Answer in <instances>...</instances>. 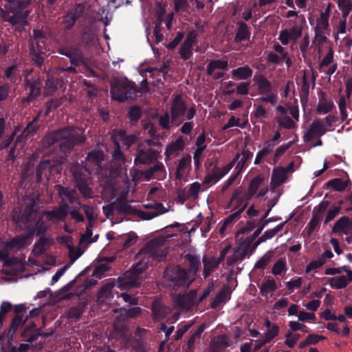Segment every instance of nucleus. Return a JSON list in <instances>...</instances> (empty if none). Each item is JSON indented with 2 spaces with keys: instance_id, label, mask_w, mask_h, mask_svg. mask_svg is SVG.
Instances as JSON below:
<instances>
[{
  "instance_id": "nucleus-1",
  "label": "nucleus",
  "mask_w": 352,
  "mask_h": 352,
  "mask_svg": "<svg viewBox=\"0 0 352 352\" xmlns=\"http://www.w3.org/2000/svg\"><path fill=\"white\" fill-rule=\"evenodd\" d=\"M186 258L190 265L188 273L179 267H170L164 272V278L170 286L188 287L194 279L193 276L200 265L199 257L192 254H188Z\"/></svg>"
},
{
  "instance_id": "nucleus-2",
  "label": "nucleus",
  "mask_w": 352,
  "mask_h": 352,
  "mask_svg": "<svg viewBox=\"0 0 352 352\" xmlns=\"http://www.w3.org/2000/svg\"><path fill=\"white\" fill-rule=\"evenodd\" d=\"M31 0H11L6 6V10L0 9V14L5 21L10 22L21 30L27 24L28 11L24 9L30 5Z\"/></svg>"
},
{
  "instance_id": "nucleus-3",
  "label": "nucleus",
  "mask_w": 352,
  "mask_h": 352,
  "mask_svg": "<svg viewBox=\"0 0 352 352\" xmlns=\"http://www.w3.org/2000/svg\"><path fill=\"white\" fill-rule=\"evenodd\" d=\"M112 138L113 139V142L116 146L113 157L114 160L119 163L120 168L117 170L118 175H120L121 174H126V169L124 167H122V165L125 163V158L120 151L118 141H122L123 144L127 146H130L133 144L136 139L137 136L135 135H126V132L123 130H119L118 131H115L112 135Z\"/></svg>"
},
{
  "instance_id": "nucleus-4",
  "label": "nucleus",
  "mask_w": 352,
  "mask_h": 352,
  "mask_svg": "<svg viewBox=\"0 0 352 352\" xmlns=\"http://www.w3.org/2000/svg\"><path fill=\"white\" fill-rule=\"evenodd\" d=\"M76 130L73 129H64L50 135L47 138L52 140L51 143H59L63 152L70 151L76 142H84V138H76Z\"/></svg>"
},
{
  "instance_id": "nucleus-5",
  "label": "nucleus",
  "mask_w": 352,
  "mask_h": 352,
  "mask_svg": "<svg viewBox=\"0 0 352 352\" xmlns=\"http://www.w3.org/2000/svg\"><path fill=\"white\" fill-rule=\"evenodd\" d=\"M289 23L291 28L281 30L278 36L279 41L284 45L290 42L295 43L298 38L302 36L305 19L304 16L300 15V16L296 18L294 21L290 20Z\"/></svg>"
},
{
  "instance_id": "nucleus-6",
  "label": "nucleus",
  "mask_w": 352,
  "mask_h": 352,
  "mask_svg": "<svg viewBox=\"0 0 352 352\" xmlns=\"http://www.w3.org/2000/svg\"><path fill=\"white\" fill-rule=\"evenodd\" d=\"M71 172L82 195L85 198L91 197V190L88 184L91 175L89 169L86 167L82 168L77 164L72 166Z\"/></svg>"
},
{
  "instance_id": "nucleus-7",
  "label": "nucleus",
  "mask_w": 352,
  "mask_h": 352,
  "mask_svg": "<svg viewBox=\"0 0 352 352\" xmlns=\"http://www.w3.org/2000/svg\"><path fill=\"white\" fill-rule=\"evenodd\" d=\"M167 247L164 237L157 238L149 241L139 252L138 257L144 256L148 260L150 257L162 258L166 256Z\"/></svg>"
},
{
  "instance_id": "nucleus-8",
  "label": "nucleus",
  "mask_w": 352,
  "mask_h": 352,
  "mask_svg": "<svg viewBox=\"0 0 352 352\" xmlns=\"http://www.w3.org/2000/svg\"><path fill=\"white\" fill-rule=\"evenodd\" d=\"M45 37L39 30H34L31 41L30 55L36 63L41 65L45 58Z\"/></svg>"
},
{
  "instance_id": "nucleus-9",
  "label": "nucleus",
  "mask_w": 352,
  "mask_h": 352,
  "mask_svg": "<svg viewBox=\"0 0 352 352\" xmlns=\"http://www.w3.org/2000/svg\"><path fill=\"white\" fill-rule=\"evenodd\" d=\"M254 81L258 87V93L263 95L261 100L263 102L275 104L277 102L278 97L276 94L272 93V83L263 75L254 76Z\"/></svg>"
},
{
  "instance_id": "nucleus-10",
  "label": "nucleus",
  "mask_w": 352,
  "mask_h": 352,
  "mask_svg": "<svg viewBox=\"0 0 352 352\" xmlns=\"http://www.w3.org/2000/svg\"><path fill=\"white\" fill-rule=\"evenodd\" d=\"M329 16L320 14L316 19L315 31V41L319 45L323 44L327 41V34L329 31Z\"/></svg>"
},
{
  "instance_id": "nucleus-11",
  "label": "nucleus",
  "mask_w": 352,
  "mask_h": 352,
  "mask_svg": "<svg viewBox=\"0 0 352 352\" xmlns=\"http://www.w3.org/2000/svg\"><path fill=\"white\" fill-rule=\"evenodd\" d=\"M32 237V233L25 234L15 238L6 244V249L0 250V259L5 260L8 255V251L18 250L29 244V240Z\"/></svg>"
},
{
  "instance_id": "nucleus-12",
  "label": "nucleus",
  "mask_w": 352,
  "mask_h": 352,
  "mask_svg": "<svg viewBox=\"0 0 352 352\" xmlns=\"http://www.w3.org/2000/svg\"><path fill=\"white\" fill-rule=\"evenodd\" d=\"M111 94L113 100L123 102L131 97V87L124 81H118L112 85Z\"/></svg>"
},
{
  "instance_id": "nucleus-13",
  "label": "nucleus",
  "mask_w": 352,
  "mask_h": 352,
  "mask_svg": "<svg viewBox=\"0 0 352 352\" xmlns=\"http://www.w3.org/2000/svg\"><path fill=\"white\" fill-rule=\"evenodd\" d=\"M239 154H237L235 156V158L233 161L230 162L227 165L223 167H214L212 169V170L208 173L204 179V182L206 184L209 183H216L219 180H220L224 175H226L234 166L235 164V161L239 158Z\"/></svg>"
},
{
  "instance_id": "nucleus-14",
  "label": "nucleus",
  "mask_w": 352,
  "mask_h": 352,
  "mask_svg": "<svg viewBox=\"0 0 352 352\" xmlns=\"http://www.w3.org/2000/svg\"><path fill=\"white\" fill-rule=\"evenodd\" d=\"M328 131V128L319 120H314L310 125L309 129L303 135L305 142H311L320 138Z\"/></svg>"
},
{
  "instance_id": "nucleus-15",
  "label": "nucleus",
  "mask_w": 352,
  "mask_h": 352,
  "mask_svg": "<svg viewBox=\"0 0 352 352\" xmlns=\"http://www.w3.org/2000/svg\"><path fill=\"white\" fill-rule=\"evenodd\" d=\"M186 111L185 104L180 96H175L170 109L171 122L175 126H178L182 122V116Z\"/></svg>"
},
{
  "instance_id": "nucleus-16",
  "label": "nucleus",
  "mask_w": 352,
  "mask_h": 352,
  "mask_svg": "<svg viewBox=\"0 0 352 352\" xmlns=\"http://www.w3.org/2000/svg\"><path fill=\"white\" fill-rule=\"evenodd\" d=\"M293 163H290L287 167H277L274 169L271 179V186L276 188L285 182L287 177V173L293 171Z\"/></svg>"
},
{
  "instance_id": "nucleus-17",
  "label": "nucleus",
  "mask_w": 352,
  "mask_h": 352,
  "mask_svg": "<svg viewBox=\"0 0 352 352\" xmlns=\"http://www.w3.org/2000/svg\"><path fill=\"white\" fill-rule=\"evenodd\" d=\"M142 277L134 272L127 271L118 280V287L122 289L137 287L142 282Z\"/></svg>"
},
{
  "instance_id": "nucleus-18",
  "label": "nucleus",
  "mask_w": 352,
  "mask_h": 352,
  "mask_svg": "<svg viewBox=\"0 0 352 352\" xmlns=\"http://www.w3.org/2000/svg\"><path fill=\"white\" fill-rule=\"evenodd\" d=\"M64 160L65 159L61 157L60 160H54L53 162L49 160L42 161L36 170L38 180L41 179L43 174L46 175L47 172L56 171L59 173L60 169L58 165L63 164Z\"/></svg>"
},
{
  "instance_id": "nucleus-19",
  "label": "nucleus",
  "mask_w": 352,
  "mask_h": 352,
  "mask_svg": "<svg viewBox=\"0 0 352 352\" xmlns=\"http://www.w3.org/2000/svg\"><path fill=\"white\" fill-rule=\"evenodd\" d=\"M157 153L150 148H146L144 144L139 145L138 153L135 158L136 164H148L155 160Z\"/></svg>"
},
{
  "instance_id": "nucleus-20",
  "label": "nucleus",
  "mask_w": 352,
  "mask_h": 352,
  "mask_svg": "<svg viewBox=\"0 0 352 352\" xmlns=\"http://www.w3.org/2000/svg\"><path fill=\"white\" fill-rule=\"evenodd\" d=\"M196 295L197 292L192 290L186 295L176 296L174 297L175 304L179 309L190 310L195 304Z\"/></svg>"
},
{
  "instance_id": "nucleus-21",
  "label": "nucleus",
  "mask_w": 352,
  "mask_h": 352,
  "mask_svg": "<svg viewBox=\"0 0 352 352\" xmlns=\"http://www.w3.org/2000/svg\"><path fill=\"white\" fill-rule=\"evenodd\" d=\"M69 207L66 204H62L55 209L44 212L45 219L54 221H63L68 214Z\"/></svg>"
},
{
  "instance_id": "nucleus-22",
  "label": "nucleus",
  "mask_w": 352,
  "mask_h": 352,
  "mask_svg": "<svg viewBox=\"0 0 352 352\" xmlns=\"http://www.w3.org/2000/svg\"><path fill=\"white\" fill-rule=\"evenodd\" d=\"M229 346V338L226 335H220L213 338L210 343L212 352H223Z\"/></svg>"
},
{
  "instance_id": "nucleus-23",
  "label": "nucleus",
  "mask_w": 352,
  "mask_h": 352,
  "mask_svg": "<svg viewBox=\"0 0 352 352\" xmlns=\"http://www.w3.org/2000/svg\"><path fill=\"white\" fill-rule=\"evenodd\" d=\"M170 313V308L164 306L161 301L155 300L152 305V316L155 320H161Z\"/></svg>"
},
{
  "instance_id": "nucleus-24",
  "label": "nucleus",
  "mask_w": 352,
  "mask_h": 352,
  "mask_svg": "<svg viewBox=\"0 0 352 352\" xmlns=\"http://www.w3.org/2000/svg\"><path fill=\"white\" fill-rule=\"evenodd\" d=\"M195 41V34L192 32L188 34L186 40L182 44L179 53L181 56L184 59H188L192 55V45Z\"/></svg>"
},
{
  "instance_id": "nucleus-25",
  "label": "nucleus",
  "mask_w": 352,
  "mask_h": 352,
  "mask_svg": "<svg viewBox=\"0 0 352 352\" xmlns=\"http://www.w3.org/2000/svg\"><path fill=\"white\" fill-rule=\"evenodd\" d=\"M82 6H78L74 9L72 10L67 15L64 16L63 23L65 28H72L76 19L81 15L82 13Z\"/></svg>"
},
{
  "instance_id": "nucleus-26",
  "label": "nucleus",
  "mask_w": 352,
  "mask_h": 352,
  "mask_svg": "<svg viewBox=\"0 0 352 352\" xmlns=\"http://www.w3.org/2000/svg\"><path fill=\"white\" fill-rule=\"evenodd\" d=\"M56 188L63 201H68L71 204L75 203L77 198L76 192L74 190L63 188L60 185L56 186Z\"/></svg>"
},
{
  "instance_id": "nucleus-27",
  "label": "nucleus",
  "mask_w": 352,
  "mask_h": 352,
  "mask_svg": "<svg viewBox=\"0 0 352 352\" xmlns=\"http://www.w3.org/2000/svg\"><path fill=\"white\" fill-rule=\"evenodd\" d=\"M184 143L182 138L177 139L175 142L169 144L166 149L165 154L168 157L177 156L183 150Z\"/></svg>"
},
{
  "instance_id": "nucleus-28",
  "label": "nucleus",
  "mask_w": 352,
  "mask_h": 352,
  "mask_svg": "<svg viewBox=\"0 0 352 352\" xmlns=\"http://www.w3.org/2000/svg\"><path fill=\"white\" fill-rule=\"evenodd\" d=\"M204 272L205 277L209 276L220 263V260L213 256L205 257L203 259Z\"/></svg>"
},
{
  "instance_id": "nucleus-29",
  "label": "nucleus",
  "mask_w": 352,
  "mask_h": 352,
  "mask_svg": "<svg viewBox=\"0 0 352 352\" xmlns=\"http://www.w3.org/2000/svg\"><path fill=\"white\" fill-rule=\"evenodd\" d=\"M230 295L229 289L227 287L223 288L211 302L210 307L215 309L223 305L230 298Z\"/></svg>"
},
{
  "instance_id": "nucleus-30",
  "label": "nucleus",
  "mask_w": 352,
  "mask_h": 352,
  "mask_svg": "<svg viewBox=\"0 0 352 352\" xmlns=\"http://www.w3.org/2000/svg\"><path fill=\"white\" fill-rule=\"evenodd\" d=\"M191 159L190 156L184 157L179 162L176 171L177 179H182L188 172Z\"/></svg>"
},
{
  "instance_id": "nucleus-31",
  "label": "nucleus",
  "mask_w": 352,
  "mask_h": 352,
  "mask_svg": "<svg viewBox=\"0 0 352 352\" xmlns=\"http://www.w3.org/2000/svg\"><path fill=\"white\" fill-rule=\"evenodd\" d=\"M60 239L61 240L62 242H64L67 244L69 248V256L72 262L75 261L82 254V251H81L80 249H74L72 247V243L71 241V237L69 236H62L60 238Z\"/></svg>"
},
{
  "instance_id": "nucleus-32",
  "label": "nucleus",
  "mask_w": 352,
  "mask_h": 352,
  "mask_svg": "<svg viewBox=\"0 0 352 352\" xmlns=\"http://www.w3.org/2000/svg\"><path fill=\"white\" fill-rule=\"evenodd\" d=\"M264 182L265 178L262 175H258L251 181L248 190V199H250L256 195L259 187Z\"/></svg>"
},
{
  "instance_id": "nucleus-33",
  "label": "nucleus",
  "mask_w": 352,
  "mask_h": 352,
  "mask_svg": "<svg viewBox=\"0 0 352 352\" xmlns=\"http://www.w3.org/2000/svg\"><path fill=\"white\" fill-rule=\"evenodd\" d=\"M146 208L153 209L155 211L148 212L147 219H151L153 217H155L158 215L164 214L169 211L168 209H166L162 204L160 203H153V204H148L144 205Z\"/></svg>"
},
{
  "instance_id": "nucleus-34",
  "label": "nucleus",
  "mask_w": 352,
  "mask_h": 352,
  "mask_svg": "<svg viewBox=\"0 0 352 352\" xmlns=\"http://www.w3.org/2000/svg\"><path fill=\"white\" fill-rule=\"evenodd\" d=\"M334 107L333 102L331 100H327L324 96H322L317 106V112L321 114H326L330 112Z\"/></svg>"
},
{
  "instance_id": "nucleus-35",
  "label": "nucleus",
  "mask_w": 352,
  "mask_h": 352,
  "mask_svg": "<svg viewBox=\"0 0 352 352\" xmlns=\"http://www.w3.org/2000/svg\"><path fill=\"white\" fill-rule=\"evenodd\" d=\"M111 336L117 339L122 338L125 339L128 337V331L126 327L120 322L118 318H116L114 323V330L111 333Z\"/></svg>"
},
{
  "instance_id": "nucleus-36",
  "label": "nucleus",
  "mask_w": 352,
  "mask_h": 352,
  "mask_svg": "<svg viewBox=\"0 0 352 352\" xmlns=\"http://www.w3.org/2000/svg\"><path fill=\"white\" fill-rule=\"evenodd\" d=\"M41 86V82L38 80L27 83L26 90L29 92V96L27 98L28 101H31L40 94Z\"/></svg>"
},
{
  "instance_id": "nucleus-37",
  "label": "nucleus",
  "mask_w": 352,
  "mask_h": 352,
  "mask_svg": "<svg viewBox=\"0 0 352 352\" xmlns=\"http://www.w3.org/2000/svg\"><path fill=\"white\" fill-rule=\"evenodd\" d=\"M327 283L332 288L336 289H343L348 285L347 278L344 275L330 278H329Z\"/></svg>"
},
{
  "instance_id": "nucleus-38",
  "label": "nucleus",
  "mask_w": 352,
  "mask_h": 352,
  "mask_svg": "<svg viewBox=\"0 0 352 352\" xmlns=\"http://www.w3.org/2000/svg\"><path fill=\"white\" fill-rule=\"evenodd\" d=\"M276 283L274 280L269 279L262 284L260 292L263 296H271L276 289Z\"/></svg>"
},
{
  "instance_id": "nucleus-39",
  "label": "nucleus",
  "mask_w": 352,
  "mask_h": 352,
  "mask_svg": "<svg viewBox=\"0 0 352 352\" xmlns=\"http://www.w3.org/2000/svg\"><path fill=\"white\" fill-rule=\"evenodd\" d=\"M350 227V219L349 217H343L340 218L333 227L334 232L346 233Z\"/></svg>"
},
{
  "instance_id": "nucleus-40",
  "label": "nucleus",
  "mask_w": 352,
  "mask_h": 352,
  "mask_svg": "<svg viewBox=\"0 0 352 352\" xmlns=\"http://www.w3.org/2000/svg\"><path fill=\"white\" fill-rule=\"evenodd\" d=\"M51 243L52 240L50 239L40 238L39 241L34 245L32 252L36 256L41 254Z\"/></svg>"
},
{
  "instance_id": "nucleus-41",
  "label": "nucleus",
  "mask_w": 352,
  "mask_h": 352,
  "mask_svg": "<svg viewBox=\"0 0 352 352\" xmlns=\"http://www.w3.org/2000/svg\"><path fill=\"white\" fill-rule=\"evenodd\" d=\"M232 74L234 77L245 80L252 75V70L248 66H245L234 69Z\"/></svg>"
},
{
  "instance_id": "nucleus-42",
  "label": "nucleus",
  "mask_w": 352,
  "mask_h": 352,
  "mask_svg": "<svg viewBox=\"0 0 352 352\" xmlns=\"http://www.w3.org/2000/svg\"><path fill=\"white\" fill-rule=\"evenodd\" d=\"M228 67V61L213 60L209 63L207 67V72L209 75H212V72L217 69H226Z\"/></svg>"
},
{
  "instance_id": "nucleus-43",
  "label": "nucleus",
  "mask_w": 352,
  "mask_h": 352,
  "mask_svg": "<svg viewBox=\"0 0 352 352\" xmlns=\"http://www.w3.org/2000/svg\"><path fill=\"white\" fill-rule=\"evenodd\" d=\"M46 219L45 216L44 215V213L42 214V216L39 218L38 221L36 222L34 229L33 230L32 233V236L34 234H36V235H40L45 232L47 231L48 228V226L46 223Z\"/></svg>"
},
{
  "instance_id": "nucleus-44",
  "label": "nucleus",
  "mask_w": 352,
  "mask_h": 352,
  "mask_svg": "<svg viewBox=\"0 0 352 352\" xmlns=\"http://www.w3.org/2000/svg\"><path fill=\"white\" fill-rule=\"evenodd\" d=\"M137 259L139 260L138 262L131 271L140 276L142 272L148 267V260L144 256L138 257V254L137 255Z\"/></svg>"
},
{
  "instance_id": "nucleus-45",
  "label": "nucleus",
  "mask_w": 352,
  "mask_h": 352,
  "mask_svg": "<svg viewBox=\"0 0 352 352\" xmlns=\"http://www.w3.org/2000/svg\"><path fill=\"white\" fill-rule=\"evenodd\" d=\"M350 103V98H348V96H342L340 98L338 102V108L340 111L341 118L342 120H345L347 117V111H346V105Z\"/></svg>"
},
{
  "instance_id": "nucleus-46",
  "label": "nucleus",
  "mask_w": 352,
  "mask_h": 352,
  "mask_svg": "<svg viewBox=\"0 0 352 352\" xmlns=\"http://www.w3.org/2000/svg\"><path fill=\"white\" fill-rule=\"evenodd\" d=\"M62 82L58 80H54L53 78H49L45 85V91L47 94H52L56 89L61 87Z\"/></svg>"
},
{
  "instance_id": "nucleus-47",
  "label": "nucleus",
  "mask_w": 352,
  "mask_h": 352,
  "mask_svg": "<svg viewBox=\"0 0 352 352\" xmlns=\"http://www.w3.org/2000/svg\"><path fill=\"white\" fill-rule=\"evenodd\" d=\"M103 160V154L100 151H93L88 154L86 161L87 163L93 164L98 166L100 162ZM88 164H86L87 166Z\"/></svg>"
},
{
  "instance_id": "nucleus-48",
  "label": "nucleus",
  "mask_w": 352,
  "mask_h": 352,
  "mask_svg": "<svg viewBox=\"0 0 352 352\" xmlns=\"http://www.w3.org/2000/svg\"><path fill=\"white\" fill-rule=\"evenodd\" d=\"M205 329V324H201L196 330V331L191 336L188 342V352H191L197 339H199Z\"/></svg>"
},
{
  "instance_id": "nucleus-49",
  "label": "nucleus",
  "mask_w": 352,
  "mask_h": 352,
  "mask_svg": "<svg viewBox=\"0 0 352 352\" xmlns=\"http://www.w3.org/2000/svg\"><path fill=\"white\" fill-rule=\"evenodd\" d=\"M294 331L289 329L285 335L286 340L285 341V344L289 348L294 347L300 338V335L299 333H294Z\"/></svg>"
},
{
  "instance_id": "nucleus-50",
  "label": "nucleus",
  "mask_w": 352,
  "mask_h": 352,
  "mask_svg": "<svg viewBox=\"0 0 352 352\" xmlns=\"http://www.w3.org/2000/svg\"><path fill=\"white\" fill-rule=\"evenodd\" d=\"M91 227V223H89V226L87 227L85 233L80 238V243L81 244H89L96 241L98 235H96L94 238H91L93 234Z\"/></svg>"
},
{
  "instance_id": "nucleus-51",
  "label": "nucleus",
  "mask_w": 352,
  "mask_h": 352,
  "mask_svg": "<svg viewBox=\"0 0 352 352\" xmlns=\"http://www.w3.org/2000/svg\"><path fill=\"white\" fill-rule=\"evenodd\" d=\"M338 6L342 12V16L347 17L352 10L350 0H338Z\"/></svg>"
},
{
  "instance_id": "nucleus-52",
  "label": "nucleus",
  "mask_w": 352,
  "mask_h": 352,
  "mask_svg": "<svg viewBox=\"0 0 352 352\" xmlns=\"http://www.w3.org/2000/svg\"><path fill=\"white\" fill-rule=\"evenodd\" d=\"M346 18L342 16V18L339 19L338 23H335L334 20H332L333 28L336 34H345L346 31Z\"/></svg>"
},
{
  "instance_id": "nucleus-53",
  "label": "nucleus",
  "mask_w": 352,
  "mask_h": 352,
  "mask_svg": "<svg viewBox=\"0 0 352 352\" xmlns=\"http://www.w3.org/2000/svg\"><path fill=\"white\" fill-rule=\"evenodd\" d=\"M249 36V31L247 25L244 23H240L235 39L241 41L246 39Z\"/></svg>"
},
{
  "instance_id": "nucleus-54",
  "label": "nucleus",
  "mask_w": 352,
  "mask_h": 352,
  "mask_svg": "<svg viewBox=\"0 0 352 352\" xmlns=\"http://www.w3.org/2000/svg\"><path fill=\"white\" fill-rule=\"evenodd\" d=\"M247 204L239 208L235 212H232L230 216L225 219L226 225L231 226L233 223L236 222L241 217V212L244 210Z\"/></svg>"
},
{
  "instance_id": "nucleus-55",
  "label": "nucleus",
  "mask_w": 352,
  "mask_h": 352,
  "mask_svg": "<svg viewBox=\"0 0 352 352\" xmlns=\"http://www.w3.org/2000/svg\"><path fill=\"white\" fill-rule=\"evenodd\" d=\"M329 185L335 190L341 191L347 187L348 182L340 179H334L329 182Z\"/></svg>"
},
{
  "instance_id": "nucleus-56",
  "label": "nucleus",
  "mask_w": 352,
  "mask_h": 352,
  "mask_svg": "<svg viewBox=\"0 0 352 352\" xmlns=\"http://www.w3.org/2000/svg\"><path fill=\"white\" fill-rule=\"evenodd\" d=\"M37 120V118H34V120L30 122L26 128L23 130L22 133L23 137H28L29 135H32L38 129V126L36 124V121Z\"/></svg>"
},
{
  "instance_id": "nucleus-57",
  "label": "nucleus",
  "mask_w": 352,
  "mask_h": 352,
  "mask_svg": "<svg viewBox=\"0 0 352 352\" xmlns=\"http://www.w3.org/2000/svg\"><path fill=\"white\" fill-rule=\"evenodd\" d=\"M333 60V52L331 48L329 49V51L326 54V56L322 59L320 65V71H324V68L327 67Z\"/></svg>"
},
{
  "instance_id": "nucleus-58",
  "label": "nucleus",
  "mask_w": 352,
  "mask_h": 352,
  "mask_svg": "<svg viewBox=\"0 0 352 352\" xmlns=\"http://www.w3.org/2000/svg\"><path fill=\"white\" fill-rule=\"evenodd\" d=\"M279 125L285 129H294L296 127L295 122L288 116L281 117L278 119Z\"/></svg>"
},
{
  "instance_id": "nucleus-59",
  "label": "nucleus",
  "mask_w": 352,
  "mask_h": 352,
  "mask_svg": "<svg viewBox=\"0 0 352 352\" xmlns=\"http://www.w3.org/2000/svg\"><path fill=\"white\" fill-rule=\"evenodd\" d=\"M324 265L322 258H318L315 261H312L309 265H307L305 272L309 273L312 271L317 270Z\"/></svg>"
},
{
  "instance_id": "nucleus-60",
  "label": "nucleus",
  "mask_w": 352,
  "mask_h": 352,
  "mask_svg": "<svg viewBox=\"0 0 352 352\" xmlns=\"http://www.w3.org/2000/svg\"><path fill=\"white\" fill-rule=\"evenodd\" d=\"M12 309V305L6 301L1 303L0 307V325L2 323L6 315Z\"/></svg>"
},
{
  "instance_id": "nucleus-61",
  "label": "nucleus",
  "mask_w": 352,
  "mask_h": 352,
  "mask_svg": "<svg viewBox=\"0 0 352 352\" xmlns=\"http://www.w3.org/2000/svg\"><path fill=\"white\" fill-rule=\"evenodd\" d=\"M248 250V245L245 243L240 244L234 250L236 256L242 260L247 254Z\"/></svg>"
},
{
  "instance_id": "nucleus-62",
  "label": "nucleus",
  "mask_w": 352,
  "mask_h": 352,
  "mask_svg": "<svg viewBox=\"0 0 352 352\" xmlns=\"http://www.w3.org/2000/svg\"><path fill=\"white\" fill-rule=\"evenodd\" d=\"M278 327L277 325H273L265 334L264 339L265 340V342H269L278 335Z\"/></svg>"
},
{
  "instance_id": "nucleus-63",
  "label": "nucleus",
  "mask_w": 352,
  "mask_h": 352,
  "mask_svg": "<svg viewBox=\"0 0 352 352\" xmlns=\"http://www.w3.org/2000/svg\"><path fill=\"white\" fill-rule=\"evenodd\" d=\"M175 12H186L188 8L187 0H173Z\"/></svg>"
},
{
  "instance_id": "nucleus-64",
  "label": "nucleus",
  "mask_w": 352,
  "mask_h": 352,
  "mask_svg": "<svg viewBox=\"0 0 352 352\" xmlns=\"http://www.w3.org/2000/svg\"><path fill=\"white\" fill-rule=\"evenodd\" d=\"M141 110L139 107H133L129 111V116L131 122H136L141 116Z\"/></svg>"
}]
</instances>
